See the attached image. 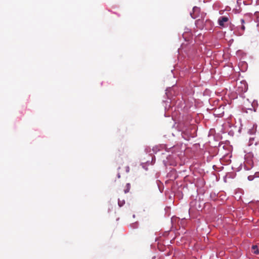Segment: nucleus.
<instances>
[{
  "label": "nucleus",
  "instance_id": "obj_1",
  "mask_svg": "<svg viewBox=\"0 0 259 259\" xmlns=\"http://www.w3.org/2000/svg\"><path fill=\"white\" fill-rule=\"evenodd\" d=\"M229 21V18L227 16H221L218 19V23L221 27H224L225 26V23Z\"/></svg>",
  "mask_w": 259,
  "mask_h": 259
},
{
  "label": "nucleus",
  "instance_id": "obj_2",
  "mask_svg": "<svg viewBox=\"0 0 259 259\" xmlns=\"http://www.w3.org/2000/svg\"><path fill=\"white\" fill-rule=\"evenodd\" d=\"M241 87H239L238 88H242L241 92H245L247 90V85L245 82H240Z\"/></svg>",
  "mask_w": 259,
  "mask_h": 259
},
{
  "label": "nucleus",
  "instance_id": "obj_3",
  "mask_svg": "<svg viewBox=\"0 0 259 259\" xmlns=\"http://www.w3.org/2000/svg\"><path fill=\"white\" fill-rule=\"evenodd\" d=\"M193 14H191V15L192 17L194 19H195L196 18V16L195 15H194V14L196 12H199L200 10V9L198 7H195L193 8Z\"/></svg>",
  "mask_w": 259,
  "mask_h": 259
},
{
  "label": "nucleus",
  "instance_id": "obj_4",
  "mask_svg": "<svg viewBox=\"0 0 259 259\" xmlns=\"http://www.w3.org/2000/svg\"><path fill=\"white\" fill-rule=\"evenodd\" d=\"M252 251L255 253V254H258L259 253V251H258V249L257 248V245H252Z\"/></svg>",
  "mask_w": 259,
  "mask_h": 259
},
{
  "label": "nucleus",
  "instance_id": "obj_5",
  "mask_svg": "<svg viewBox=\"0 0 259 259\" xmlns=\"http://www.w3.org/2000/svg\"><path fill=\"white\" fill-rule=\"evenodd\" d=\"M126 188L124 190L125 193H128L131 188V185L130 183H127L125 186Z\"/></svg>",
  "mask_w": 259,
  "mask_h": 259
},
{
  "label": "nucleus",
  "instance_id": "obj_6",
  "mask_svg": "<svg viewBox=\"0 0 259 259\" xmlns=\"http://www.w3.org/2000/svg\"><path fill=\"white\" fill-rule=\"evenodd\" d=\"M240 22L241 23V29H242V31H244L245 30V26L244 25V23H245V22L244 19H241L240 20Z\"/></svg>",
  "mask_w": 259,
  "mask_h": 259
},
{
  "label": "nucleus",
  "instance_id": "obj_7",
  "mask_svg": "<svg viewBox=\"0 0 259 259\" xmlns=\"http://www.w3.org/2000/svg\"><path fill=\"white\" fill-rule=\"evenodd\" d=\"M256 126H255H255L253 125V126L252 127V130H250V134H254L256 132Z\"/></svg>",
  "mask_w": 259,
  "mask_h": 259
},
{
  "label": "nucleus",
  "instance_id": "obj_8",
  "mask_svg": "<svg viewBox=\"0 0 259 259\" xmlns=\"http://www.w3.org/2000/svg\"><path fill=\"white\" fill-rule=\"evenodd\" d=\"M255 138H250L249 140V145H251L253 144V141L254 140Z\"/></svg>",
  "mask_w": 259,
  "mask_h": 259
},
{
  "label": "nucleus",
  "instance_id": "obj_9",
  "mask_svg": "<svg viewBox=\"0 0 259 259\" xmlns=\"http://www.w3.org/2000/svg\"><path fill=\"white\" fill-rule=\"evenodd\" d=\"M124 203H125V202H124V200H123L122 201L118 200V203L120 207L122 206L124 204Z\"/></svg>",
  "mask_w": 259,
  "mask_h": 259
},
{
  "label": "nucleus",
  "instance_id": "obj_10",
  "mask_svg": "<svg viewBox=\"0 0 259 259\" xmlns=\"http://www.w3.org/2000/svg\"><path fill=\"white\" fill-rule=\"evenodd\" d=\"M203 23V21L202 20H200V19H198L197 20H196V24L198 26L199 24H202Z\"/></svg>",
  "mask_w": 259,
  "mask_h": 259
},
{
  "label": "nucleus",
  "instance_id": "obj_11",
  "mask_svg": "<svg viewBox=\"0 0 259 259\" xmlns=\"http://www.w3.org/2000/svg\"><path fill=\"white\" fill-rule=\"evenodd\" d=\"M129 171H130V167H129L128 166H127V167H126V171L127 172H129Z\"/></svg>",
  "mask_w": 259,
  "mask_h": 259
},
{
  "label": "nucleus",
  "instance_id": "obj_12",
  "mask_svg": "<svg viewBox=\"0 0 259 259\" xmlns=\"http://www.w3.org/2000/svg\"><path fill=\"white\" fill-rule=\"evenodd\" d=\"M257 28L258 31H259V23L257 25Z\"/></svg>",
  "mask_w": 259,
  "mask_h": 259
},
{
  "label": "nucleus",
  "instance_id": "obj_13",
  "mask_svg": "<svg viewBox=\"0 0 259 259\" xmlns=\"http://www.w3.org/2000/svg\"><path fill=\"white\" fill-rule=\"evenodd\" d=\"M117 176H118V178H119L120 177V176L119 174H118Z\"/></svg>",
  "mask_w": 259,
  "mask_h": 259
},
{
  "label": "nucleus",
  "instance_id": "obj_14",
  "mask_svg": "<svg viewBox=\"0 0 259 259\" xmlns=\"http://www.w3.org/2000/svg\"><path fill=\"white\" fill-rule=\"evenodd\" d=\"M248 179L249 180H251V179H250V177H248Z\"/></svg>",
  "mask_w": 259,
  "mask_h": 259
}]
</instances>
